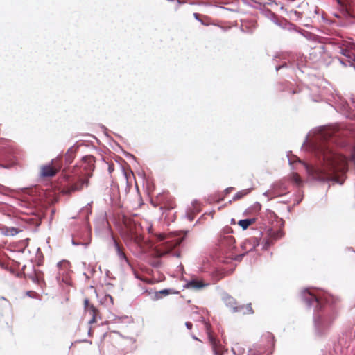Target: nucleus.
Returning a JSON list of instances; mask_svg holds the SVG:
<instances>
[{"label": "nucleus", "mask_w": 355, "mask_h": 355, "mask_svg": "<svg viewBox=\"0 0 355 355\" xmlns=\"http://www.w3.org/2000/svg\"><path fill=\"white\" fill-rule=\"evenodd\" d=\"M324 164L315 170V177L321 181H334L340 184L348 169L346 157L332 151L324 152Z\"/></svg>", "instance_id": "1"}, {"label": "nucleus", "mask_w": 355, "mask_h": 355, "mask_svg": "<svg viewBox=\"0 0 355 355\" xmlns=\"http://www.w3.org/2000/svg\"><path fill=\"white\" fill-rule=\"evenodd\" d=\"M223 301L226 306L231 309L234 313L242 312L243 314L254 313L251 303L247 304L246 305H239L236 299L230 295H224Z\"/></svg>", "instance_id": "2"}, {"label": "nucleus", "mask_w": 355, "mask_h": 355, "mask_svg": "<svg viewBox=\"0 0 355 355\" xmlns=\"http://www.w3.org/2000/svg\"><path fill=\"white\" fill-rule=\"evenodd\" d=\"M62 156H58L55 159H52L51 164L42 166L40 168V174L42 177H53L62 168Z\"/></svg>", "instance_id": "3"}, {"label": "nucleus", "mask_w": 355, "mask_h": 355, "mask_svg": "<svg viewBox=\"0 0 355 355\" xmlns=\"http://www.w3.org/2000/svg\"><path fill=\"white\" fill-rule=\"evenodd\" d=\"M70 267L71 263L67 260H62L58 263V272L57 279L58 282H63L67 285L71 284Z\"/></svg>", "instance_id": "4"}, {"label": "nucleus", "mask_w": 355, "mask_h": 355, "mask_svg": "<svg viewBox=\"0 0 355 355\" xmlns=\"http://www.w3.org/2000/svg\"><path fill=\"white\" fill-rule=\"evenodd\" d=\"M340 7L342 15L346 19H352L354 17V0H335Z\"/></svg>", "instance_id": "5"}, {"label": "nucleus", "mask_w": 355, "mask_h": 355, "mask_svg": "<svg viewBox=\"0 0 355 355\" xmlns=\"http://www.w3.org/2000/svg\"><path fill=\"white\" fill-rule=\"evenodd\" d=\"M89 180L87 178L82 175L78 176L75 180L69 183L64 189V191L67 194H71L75 191H79L83 189L84 186L87 187Z\"/></svg>", "instance_id": "6"}, {"label": "nucleus", "mask_w": 355, "mask_h": 355, "mask_svg": "<svg viewBox=\"0 0 355 355\" xmlns=\"http://www.w3.org/2000/svg\"><path fill=\"white\" fill-rule=\"evenodd\" d=\"M262 233L258 232L257 235L246 239L241 244V248L247 253L254 250L259 245Z\"/></svg>", "instance_id": "7"}, {"label": "nucleus", "mask_w": 355, "mask_h": 355, "mask_svg": "<svg viewBox=\"0 0 355 355\" xmlns=\"http://www.w3.org/2000/svg\"><path fill=\"white\" fill-rule=\"evenodd\" d=\"M95 157L92 155H87L83 158V165L84 172L82 176L89 179L92 175V171L94 169Z\"/></svg>", "instance_id": "8"}, {"label": "nucleus", "mask_w": 355, "mask_h": 355, "mask_svg": "<svg viewBox=\"0 0 355 355\" xmlns=\"http://www.w3.org/2000/svg\"><path fill=\"white\" fill-rule=\"evenodd\" d=\"M336 318L335 315L318 316L315 318V326L319 332H321L324 329L329 327Z\"/></svg>", "instance_id": "9"}, {"label": "nucleus", "mask_w": 355, "mask_h": 355, "mask_svg": "<svg viewBox=\"0 0 355 355\" xmlns=\"http://www.w3.org/2000/svg\"><path fill=\"white\" fill-rule=\"evenodd\" d=\"M160 204L161 209L171 210L176 207V203L174 198L168 193H163L157 197Z\"/></svg>", "instance_id": "10"}, {"label": "nucleus", "mask_w": 355, "mask_h": 355, "mask_svg": "<svg viewBox=\"0 0 355 355\" xmlns=\"http://www.w3.org/2000/svg\"><path fill=\"white\" fill-rule=\"evenodd\" d=\"M84 306L85 311L92 316L89 323L92 324L96 322L99 315L98 310L92 304H91L87 298L84 300Z\"/></svg>", "instance_id": "11"}, {"label": "nucleus", "mask_w": 355, "mask_h": 355, "mask_svg": "<svg viewBox=\"0 0 355 355\" xmlns=\"http://www.w3.org/2000/svg\"><path fill=\"white\" fill-rule=\"evenodd\" d=\"M209 285V283H205L202 279H192L188 281L184 287L187 289L201 290L206 288Z\"/></svg>", "instance_id": "12"}, {"label": "nucleus", "mask_w": 355, "mask_h": 355, "mask_svg": "<svg viewBox=\"0 0 355 355\" xmlns=\"http://www.w3.org/2000/svg\"><path fill=\"white\" fill-rule=\"evenodd\" d=\"M302 297L304 300L309 306L315 305L317 307L320 306V302L319 298L309 291H304L302 293Z\"/></svg>", "instance_id": "13"}, {"label": "nucleus", "mask_w": 355, "mask_h": 355, "mask_svg": "<svg viewBox=\"0 0 355 355\" xmlns=\"http://www.w3.org/2000/svg\"><path fill=\"white\" fill-rule=\"evenodd\" d=\"M209 341L211 345L214 355H223V352L220 341L216 339L211 334H209Z\"/></svg>", "instance_id": "14"}, {"label": "nucleus", "mask_w": 355, "mask_h": 355, "mask_svg": "<svg viewBox=\"0 0 355 355\" xmlns=\"http://www.w3.org/2000/svg\"><path fill=\"white\" fill-rule=\"evenodd\" d=\"M283 235L284 234L281 230L270 232L269 238L266 241L263 248L267 249L269 248L271 245L273 244L274 241L282 238Z\"/></svg>", "instance_id": "15"}, {"label": "nucleus", "mask_w": 355, "mask_h": 355, "mask_svg": "<svg viewBox=\"0 0 355 355\" xmlns=\"http://www.w3.org/2000/svg\"><path fill=\"white\" fill-rule=\"evenodd\" d=\"M21 231V230L13 227L0 226V233L6 236H15Z\"/></svg>", "instance_id": "16"}, {"label": "nucleus", "mask_w": 355, "mask_h": 355, "mask_svg": "<svg viewBox=\"0 0 355 355\" xmlns=\"http://www.w3.org/2000/svg\"><path fill=\"white\" fill-rule=\"evenodd\" d=\"M325 46L323 44H320L312 49V52L309 53L310 58L313 60H318L324 53Z\"/></svg>", "instance_id": "17"}, {"label": "nucleus", "mask_w": 355, "mask_h": 355, "mask_svg": "<svg viewBox=\"0 0 355 355\" xmlns=\"http://www.w3.org/2000/svg\"><path fill=\"white\" fill-rule=\"evenodd\" d=\"M235 239L232 236H225L221 240V247L227 248V250H232L234 248Z\"/></svg>", "instance_id": "18"}, {"label": "nucleus", "mask_w": 355, "mask_h": 355, "mask_svg": "<svg viewBox=\"0 0 355 355\" xmlns=\"http://www.w3.org/2000/svg\"><path fill=\"white\" fill-rule=\"evenodd\" d=\"M179 243L177 241H171L168 242H166L164 244L163 249L161 250L162 252L160 254V256H164L166 254H168L173 249H174Z\"/></svg>", "instance_id": "19"}, {"label": "nucleus", "mask_w": 355, "mask_h": 355, "mask_svg": "<svg viewBox=\"0 0 355 355\" xmlns=\"http://www.w3.org/2000/svg\"><path fill=\"white\" fill-rule=\"evenodd\" d=\"M77 147L72 146L69 148L65 153L64 159L67 164H70L73 162L77 151Z\"/></svg>", "instance_id": "20"}, {"label": "nucleus", "mask_w": 355, "mask_h": 355, "mask_svg": "<svg viewBox=\"0 0 355 355\" xmlns=\"http://www.w3.org/2000/svg\"><path fill=\"white\" fill-rule=\"evenodd\" d=\"M256 221L255 218H248V219H243L240 220L238 222V225L241 226L243 230H246L250 225L254 224Z\"/></svg>", "instance_id": "21"}, {"label": "nucleus", "mask_w": 355, "mask_h": 355, "mask_svg": "<svg viewBox=\"0 0 355 355\" xmlns=\"http://www.w3.org/2000/svg\"><path fill=\"white\" fill-rule=\"evenodd\" d=\"M250 192V189H249L241 190V191L237 192L234 195V196L233 197V200L234 201L239 200L243 198L246 195H248Z\"/></svg>", "instance_id": "22"}, {"label": "nucleus", "mask_w": 355, "mask_h": 355, "mask_svg": "<svg viewBox=\"0 0 355 355\" xmlns=\"http://www.w3.org/2000/svg\"><path fill=\"white\" fill-rule=\"evenodd\" d=\"M115 246L117 252V254L119 257L121 259L125 260L127 263H128V259L125 255V254L123 252L122 248L119 246V245L115 242Z\"/></svg>", "instance_id": "23"}, {"label": "nucleus", "mask_w": 355, "mask_h": 355, "mask_svg": "<svg viewBox=\"0 0 355 355\" xmlns=\"http://www.w3.org/2000/svg\"><path fill=\"white\" fill-rule=\"evenodd\" d=\"M291 180L297 184H300L302 182L300 176L296 173H293L291 175Z\"/></svg>", "instance_id": "24"}, {"label": "nucleus", "mask_w": 355, "mask_h": 355, "mask_svg": "<svg viewBox=\"0 0 355 355\" xmlns=\"http://www.w3.org/2000/svg\"><path fill=\"white\" fill-rule=\"evenodd\" d=\"M170 293H171V292L169 290L164 289V290H162L159 292L157 293L156 296H157V298H160V297H162V295H167Z\"/></svg>", "instance_id": "25"}, {"label": "nucleus", "mask_w": 355, "mask_h": 355, "mask_svg": "<svg viewBox=\"0 0 355 355\" xmlns=\"http://www.w3.org/2000/svg\"><path fill=\"white\" fill-rule=\"evenodd\" d=\"M234 189V187H228V188H227V189L225 190V194H228V193H230V192H232Z\"/></svg>", "instance_id": "26"}, {"label": "nucleus", "mask_w": 355, "mask_h": 355, "mask_svg": "<svg viewBox=\"0 0 355 355\" xmlns=\"http://www.w3.org/2000/svg\"><path fill=\"white\" fill-rule=\"evenodd\" d=\"M185 325H186V327H187L189 329H191L192 326H193V325H192V323H191V322H187L185 323Z\"/></svg>", "instance_id": "27"}, {"label": "nucleus", "mask_w": 355, "mask_h": 355, "mask_svg": "<svg viewBox=\"0 0 355 355\" xmlns=\"http://www.w3.org/2000/svg\"><path fill=\"white\" fill-rule=\"evenodd\" d=\"M108 171L110 173H112L114 171V164H110L108 166Z\"/></svg>", "instance_id": "28"}, {"label": "nucleus", "mask_w": 355, "mask_h": 355, "mask_svg": "<svg viewBox=\"0 0 355 355\" xmlns=\"http://www.w3.org/2000/svg\"><path fill=\"white\" fill-rule=\"evenodd\" d=\"M352 159L355 161V147L354 148V149L352 150Z\"/></svg>", "instance_id": "29"}, {"label": "nucleus", "mask_w": 355, "mask_h": 355, "mask_svg": "<svg viewBox=\"0 0 355 355\" xmlns=\"http://www.w3.org/2000/svg\"><path fill=\"white\" fill-rule=\"evenodd\" d=\"M164 238H165V236H164V235H160V236H159V239H160V240H164Z\"/></svg>", "instance_id": "30"}, {"label": "nucleus", "mask_w": 355, "mask_h": 355, "mask_svg": "<svg viewBox=\"0 0 355 355\" xmlns=\"http://www.w3.org/2000/svg\"><path fill=\"white\" fill-rule=\"evenodd\" d=\"M109 297H110V300L112 302V301H113L112 297H111L110 295H109Z\"/></svg>", "instance_id": "31"}, {"label": "nucleus", "mask_w": 355, "mask_h": 355, "mask_svg": "<svg viewBox=\"0 0 355 355\" xmlns=\"http://www.w3.org/2000/svg\"><path fill=\"white\" fill-rule=\"evenodd\" d=\"M335 16H336V17H340V15H335Z\"/></svg>", "instance_id": "32"}]
</instances>
